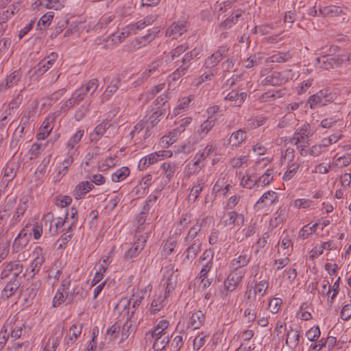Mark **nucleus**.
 <instances>
[{
	"label": "nucleus",
	"mask_w": 351,
	"mask_h": 351,
	"mask_svg": "<svg viewBox=\"0 0 351 351\" xmlns=\"http://www.w3.org/2000/svg\"><path fill=\"white\" fill-rule=\"evenodd\" d=\"M291 58V55L289 51L278 52L275 53L266 59V62L268 63H283L286 62Z\"/></svg>",
	"instance_id": "44"
},
{
	"label": "nucleus",
	"mask_w": 351,
	"mask_h": 351,
	"mask_svg": "<svg viewBox=\"0 0 351 351\" xmlns=\"http://www.w3.org/2000/svg\"><path fill=\"white\" fill-rule=\"evenodd\" d=\"M28 202L29 198L27 196H23L20 199L19 202L15 209V211L10 220V228H12L19 223L21 217L23 216L25 211L28 208Z\"/></svg>",
	"instance_id": "10"
},
{
	"label": "nucleus",
	"mask_w": 351,
	"mask_h": 351,
	"mask_svg": "<svg viewBox=\"0 0 351 351\" xmlns=\"http://www.w3.org/2000/svg\"><path fill=\"white\" fill-rule=\"evenodd\" d=\"M84 134V131L83 130H79L69 138L66 143V149H68V152H71V150H79L77 145L82 140Z\"/></svg>",
	"instance_id": "39"
},
{
	"label": "nucleus",
	"mask_w": 351,
	"mask_h": 351,
	"mask_svg": "<svg viewBox=\"0 0 351 351\" xmlns=\"http://www.w3.org/2000/svg\"><path fill=\"white\" fill-rule=\"evenodd\" d=\"M146 242V237L143 235L140 236L132 247L125 252L124 258L129 260L136 257L145 247Z\"/></svg>",
	"instance_id": "19"
},
{
	"label": "nucleus",
	"mask_w": 351,
	"mask_h": 351,
	"mask_svg": "<svg viewBox=\"0 0 351 351\" xmlns=\"http://www.w3.org/2000/svg\"><path fill=\"white\" fill-rule=\"evenodd\" d=\"M202 241H196L193 243H186L189 247L184 251L185 258L192 261L196 258L202 247Z\"/></svg>",
	"instance_id": "32"
},
{
	"label": "nucleus",
	"mask_w": 351,
	"mask_h": 351,
	"mask_svg": "<svg viewBox=\"0 0 351 351\" xmlns=\"http://www.w3.org/2000/svg\"><path fill=\"white\" fill-rule=\"evenodd\" d=\"M64 291L59 289L53 299V306L54 307H57L62 304L66 299L69 300L71 302L74 298L75 294H77L78 292H75V289L73 291H66L65 295H64Z\"/></svg>",
	"instance_id": "31"
},
{
	"label": "nucleus",
	"mask_w": 351,
	"mask_h": 351,
	"mask_svg": "<svg viewBox=\"0 0 351 351\" xmlns=\"http://www.w3.org/2000/svg\"><path fill=\"white\" fill-rule=\"evenodd\" d=\"M164 62V58H159L152 62L147 66L146 69L141 73V77L135 82V83L138 84L139 80H141V83H142L146 81L152 75L158 73Z\"/></svg>",
	"instance_id": "12"
},
{
	"label": "nucleus",
	"mask_w": 351,
	"mask_h": 351,
	"mask_svg": "<svg viewBox=\"0 0 351 351\" xmlns=\"http://www.w3.org/2000/svg\"><path fill=\"white\" fill-rule=\"evenodd\" d=\"M188 49V47L185 45H180L171 50L168 54L163 57L165 58L164 61L167 63L170 62L173 60H176L180 58V56Z\"/></svg>",
	"instance_id": "36"
},
{
	"label": "nucleus",
	"mask_w": 351,
	"mask_h": 351,
	"mask_svg": "<svg viewBox=\"0 0 351 351\" xmlns=\"http://www.w3.org/2000/svg\"><path fill=\"white\" fill-rule=\"evenodd\" d=\"M269 287V282L267 280H262L257 282L254 287V294L259 297L264 296Z\"/></svg>",
	"instance_id": "61"
},
{
	"label": "nucleus",
	"mask_w": 351,
	"mask_h": 351,
	"mask_svg": "<svg viewBox=\"0 0 351 351\" xmlns=\"http://www.w3.org/2000/svg\"><path fill=\"white\" fill-rule=\"evenodd\" d=\"M86 95V94L84 91L83 88L80 87L76 89L73 93L71 97L64 101L60 107L61 110H63L64 112L68 111L75 105L79 104L84 99Z\"/></svg>",
	"instance_id": "15"
},
{
	"label": "nucleus",
	"mask_w": 351,
	"mask_h": 351,
	"mask_svg": "<svg viewBox=\"0 0 351 351\" xmlns=\"http://www.w3.org/2000/svg\"><path fill=\"white\" fill-rule=\"evenodd\" d=\"M217 69H206L204 67L203 73L197 78H195L193 81V85L195 87H199L203 83L210 81L217 73Z\"/></svg>",
	"instance_id": "28"
},
{
	"label": "nucleus",
	"mask_w": 351,
	"mask_h": 351,
	"mask_svg": "<svg viewBox=\"0 0 351 351\" xmlns=\"http://www.w3.org/2000/svg\"><path fill=\"white\" fill-rule=\"evenodd\" d=\"M169 343V335H159L154 339L153 349L156 351H161L166 348Z\"/></svg>",
	"instance_id": "49"
},
{
	"label": "nucleus",
	"mask_w": 351,
	"mask_h": 351,
	"mask_svg": "<svg viewBox=\"0 0 351 351\" xmlns=\"http://www.w3.org/2000/svg\"><path fill=\"white\" fill-rule=\"evenodd\" d=\"M300 337V332L298 329L291 327L287 333L286 345L291 350L295 349Z\"/></svg>",
	"instance_id": "30"
},
{
	"label": "nucleus",
	"mask_w": 351,
	"mask_h": 351,
	"mask_svg": "<svg viewBox=\"0 0 351 351\" xmlns=\"http://www.w3.org/2000/svg\"><path fill=\"white\" fill-rule=\"evenodd\" d=\"M166 296L160 295L154 298L151 304L150 311L153 314H156L160 311L165 305Z\"/></svg>",
	"instance_id": "56"
},
{
	"label": "nucleus",
	"mask_w": 351,
	"mask_h": 351,
	"mask_svg": "<svg viewBox=\"0 0 351 351\" xmlns=\"http://www.w3.org/2000/svg\"><path fill=\"white\" fill-rule=\"evenodd\" d=\"M205 180L202 178H198L190 190L188 201L194 203L198 199L200 193L204 190Z\"/></svg>",
	"instance_id": "26"
},
{
	"label": "nucleus",
	"mask_w": 351,
	"mask_h": 351,
	"mask_svg": "<svg viewBox=\"0 0 351 351\" xmlns=\"http://www.w3.org/2000/svg\"><path fill=\"white\" fill-rule=\"evenodd\" d=\"M10 336L14 340L20 338L23 332L25 322L23 319H19L18 317H13L10 319Z\"/></svg>",
	"instance_id": "22"
},
{
	"label": "nucleus",
	"mask_w": 351,
	"mask_h": 351,
	"mask_svg": "<svg viewBox=\"0 0 351 351\" xmlns=\"http://www.w3.org/2000/svg\"><path fill=\"white\" fill-rule=\"evenodd\" d=\"M82 332V326L76 324H73L69 330L68 337H65V343L68 346L73 344Z\"/></svg>",
	"instance_id": "34"
},
{
	"label": "nucleus",
	"mask_w": 351,
	"mask_h": 351,
	"mask_svg": "<svg viewBox=\"0 0 351 351\" xmlns=\"http://www.w3.org/2000/svg\"><path fill=\"white\" fill-rule=\"evenodd\" d=\"M313 134V130L309 124H304L298 128L290 139L293 145L308 144V139Z\"/></svg>",
	"instance_id": "4"
},
{
	"label": "nucleus",
	"mask_w": 351,
	"mask_h": 351,
	"mask_svg": "<svg viewBox=\"0 0 351 351\" xmlns=\"http://www.w3.org/2000/svg\"><path fill=\"white\" fill-rule=\"evenodd\" d=\"M33 260L31 263V272L34 276L38 274L43 263L45 261V254L44 250L40 246H36L32 252Z\"/></svg>",
	"instance_id": "9"
},
{
	"label": "nucleus",
	"mask_w": 351,
	"mask_h": 351,
	"mask_svg": "<svg viewBox=\"0 0 351 351\" xmlns=\"http://www.w3.org/2000/svg\"><path fill=\"white\" fill-rule=\"evenodd\" d=\"M273 178V170L267 169L266 171L257 179L258 186H265L269 185L272 182Z\"/></svg>",
	"instance_id": "59"
},
{
	"label": "nucleus",
	"mask_w": 351,
	"mask_h": 351,
	"mask_svg": "<svg viewBox=\"0 0 351 351\" xmlns=\"http://www.w3.org/2000/svg\"><path fill=\"white\" fill-rule=\"evenodd\" d=\"M215 123L216 121L211 117H208L207 119L201 124L199 132L202 137L206 136L212 130Z\"/></svg>",
	"instance_id": "54"
},
{
	"label": "nucleus",
	"mask_w": 351,
	"mask_h": 351,
	"mask_svg": "<svg viewBox=\"0 0 351 351\" xmlns=\"http://www.w3.org/2000/svg\"><path fill=\"white\" fill-rule=\"evenodd\" d=\"M189 27V25L186 21H178L173 23L166 30V36L178 38L186 32Z\"/></svg>",
	"instance_id": "14"
},
{
	"label": "nucleus",
	"mask_w": 351,
	"mask_h": 351,
	"mask_svg": "<svg viewBox=\"0 0 351 351\" xmlns=\"http://www.w3.org/2000/svg\"><path fill=\"white\" fill-rule=\"evenodd\" d=\"M177 245L176 234L171 235L163 246V251L167 254H171Z\"/></svg>",
	"instance_id": "62"
},
{
	"label": "nucleus",
	"mask_w": 351,
	"mask_h": 351,
	"mask_svg": "<svg viewBox=\"0 0 351 351\" xmlns=\"http://www.w3.org/2000/svg\"><path fill=\"white\" fill-rule=\"evenodd\" d=\"M251 253L247 249L243 250L241 254L235 256L230 262L229 269L246 272L245 267L250 263Z\"/></svg>",
	"instance_id": "6"
},
{
	"label": "nucleus",
	"mask_w": 351,
	"mask_h": 351,
	"mask_svg": "<svg viewBox=\"0 0 351 351\" xmlns=\"http://www.w3.org/2000/svg\"><path fill=\"white\" fill-rule=\"evenodd\" d=\"M216 147L213 145H207L203 149L199 150L195 155V156L199 159L201 162L204 163L205 160L209 157V156L215 151Z\"/></svg>",
	"instance_id": "53"
},
{
	"label": "nucleus",
	"mask_w": 351,
	"mask_h": 351,
	"mask_svg": "<svg viewBox=\"0 0 351 351\" xmlns=\"http://www.w3.org/2000/svg\"><path fill=\"white\" fill-rule=\"evenodd\" d=\"M116 126L106 120H104L98 124L90 134V139L92 142H97L101 137L111 138L115 135Z\"/></svg>",
	"instance_id": "1"
},
{
	"label": "nucleus",
	"mask_w": 351,
	"mask_h": 351,
	"mask_svg": "<svg viewBox=\"0 0 351 351\" xmlns=\"http://www.w3.org/2000/svg\"><path fill=\"white\" fill-rule=\"evenodd\" d=\"M193 99V95L183 97L182 98L180 99L178 101L176 107H175V108L173 109V113L175 115L180 114L182 110H184L188 108L189 104L191 102Z\"/></svg>",
	"instance_id": "50"
},
{
	"label": "nucleus",
	"mask_w": 351,
	"mask_h": 351,
	"mask_svg": "<svg viewBox=\"0 0 351 351\" xmlns=\"http://www.w3.org/2000/svg\"><path fill=\"white\" fill-rule=\"evenodd\" d=\"M22 72L21 70H14L6 77L5 81L0 84V92H4L7 89L16 86L21 81Z\"/></svg>",
	"instance_id": "20"
},
{
	"label": "nucleus",
	"mask_w": 351,
	"mask_h": 351,
	"mask_svg": "<svg viewBox=\"0 0 351 351\" xmlns=\"http://www.w3.org/2000/svg\"><path fill=\"white\" fill-rule=\"evenodd\" d=\"M146 295V290L143 288L136 287L133 289V293L130 299V303H132V308L133 310L131 311L130 317H132L136 308L139 307L142 300L145 298Z\"/></svg>",
	"instance_id": "24"
},
{
	"label": "nucleus",
	"mask_w": 351,
	"mask_h": 351,
	"mask_svg": "<svg viewBox=\"0 0 351 351\" xmlns=\"http://www.w3.org/2000/svg\"><path fill=\"white\" fill-rule=\"evenodd\" d=\"M278 202V193L274 191H268L264 193L259 199L256 202L255 207L260 210L265 207H269Z\"/></svg>",
	"instance_id": "16"
},
{
	"label": "nucleus",
	"mask_w": 351,
	"mask_h": 351,
	"mask_svg": "<svg viewBox=\"0 0 351 351\" xmlns=\"http://www.w3.org/2000/svg\"><path fill=\"white\" fill-rule=\"evenodd\" d=\"M204 166V163L194 156L193 159L186 165L187 173L189 175H197Z\"/></svg>",
	"instance_id": "45"
},
{
	"label": "nucleus",
	"mask_w": 351,
	"mask_h": 351,
	"mask_svg": "<svg viewBox=\"0 0 351 351\" xmlns=\"http://www.w3.org/2000/svg\"><path fill=\"white\" fill-rule=\"evenodd\" d=\"M246 138V132L241 129L234 132L229 138V144L232 147H239Z\"/></svg>",
	"instance_id": "37"
},
{
	"label": "nucleus",
	"mask_w": 351,
	"mask_h": 351,
	"mask_svg": "<svg viewBox=\"0 0 351 351\" xmlns=\"http://www.w3.org/2000/svg\"><path fill=\"white\" fill-rule=\"evenodd\" d=\"M33 8L35 9L38 6H43L47 9L60 10L63 8L64 5L60 0H36L32 4Z\"/></svg>",
	"instance_id": "33"
},
{
	"label": "nucleus",
	"mask_w": 351,
	"mask_h": 351,
	"mask_svg": "<svg viewBox=\"0 0 351 351\" xmlns=\"http://www.w3.org/2000/svg\"><path fill=\"white\" fill-rule=\"evenodd\" d=\"M130 173V170L128 167H122L112 174L111 179L114 182H121L128 177Z\"/></svg>",
	"instance_id": "48"
},
{
	"label": "nucleus",
	"mask_w": 351,
	"mask_h": 351,
	"mask_svg": "<svg viewBox=\"0 0 351 351\" xmlns=\"http://www.w3.org/2000/svg\"><path fill=\"white\" fill-rule=\"evenodd\" d=\"M19 285L20 284L16 279H12L4 287L2 292V296L5 298H9L16 291Z\"/></svg>",
	"instance_id": "47"
},
{
	"label": "nucleus",
	"mask_w": 351,
	"mask_h": 351,
	"mask_svg": "<svg viewBox=\"0 0 351 351\" xmlns=\"http://www.w3.org/2000/svg\"><path fill=\"white\" fill-rule=\"evenodd\" d=\"M99 86V81L97 79L94 78L90 80L86 84L82 85L80 86L81 88H83L85 93L87 95L88 93H90V95H93Z\"/></svg>",
	"instance_id": "63"
},
{
	"label": "nucleus",
	"mask_w": 351,
	"mask_h": 351,
	"mask_svg": "<svg viewBox=\"0 0 351 351\" xmlns=\"http://www.w3.org/2000/svg\"><path fill=\"white\" fill-rule=\"evenodd\" d=\"M161 115V113L159 112H153L147 119H143L146 125H147V131H150L152 133L153 132V128L158 124L160 119L159 117Z\"/></svg>",
	"instance_id": "51"
},
{
	"label": "nucleus",
	"mask_w": 351,
	"mask_h": 351,
	"mask_svg": "<svg viewBox=\"0 0 351 351\" xmlns=\"http://www.w3.org/2000/svg\"><path fill=\"white\" fill-rule=\"evenodd\" d=\"M30 226L29 223H27L14 239L12 245L13 252H20L28 244L31 238V233H29V228Z\"/></svg>",
	"instance_id": "7"
},
{
	"label": "nucleus",
	"mask_w": 351,
	"mask_h": 351,
	"mask_svg": "<svg viewBox=\"0 0 351 351\" xmlns=\"http://www.w3.org/2000/svg\"><path fill=\"white\" fill-rule=\"evenodd\" d=\"M159 158L157 153L154 152L141 158L138 162V168L140 170H144L150 165L158 162Z\"/></svg>",
	"instance_id": "41"
},
{
	"label": "nucleus",
	"mask_w": 351,
	"mask_h": 351,
	"mask_svg": "<svg viewBox=\"0 0 351 351\" xmlns=\"http://www.w3.org/2000/svg\"><path fill=\"white\" fill-rule=\"evenodd\" d=\"M119 84L120 81L117 78H115L110 82L103 94L102 102L108 100L112 97V95L118 90Z\"/></svg>",
	"instance_id": "42"
},
{
	"label": "nucleus",
	"mask_w": 351,
	"mask_h": 351,
	"mask_svg": "<svg viewBox=\"0 0 351 351\" xmlns=\"http://www.w3.org/2000/svg\"><path fill=\"white\" fill-rule=\"evenodd\" d=\"M319 15L324 17H336L341 14H346L348 8L337 5L328 4L319 2L318 5Z\"/></svg>",
	"instance_id": "5"
},
{
	"label": "nucleus",
	"mask_w": 351,
	"mask_h": 351,
	"mask_svg": "<svg viewBox=\"0 0 351 351\" xmlns=\"http://www.w3.org/2000/svg\"><path fill=\"white\" fill-rule=\"evenodd\" d=\"M244 215L235 211H229L223 217V223L225 226L240 228L244 224Z\"/></svg>",
	"instance_id": "11"
},
{
	"label": "nucleus",
	"mask_w": 351,
	"mask_h": 351,
	"mask_svg": "<svg viewBox=\"0 0 351 351\" xmlns=\"http://www.w3.org/2000/svg\"><path fill=\"white\" fill-rule=\"evenodd\" d=\"M334 95L328 89H323L309 97L308 104L311 109L326 106L333 101Z\"/></svg>",
	"instance_id": "2"
},
{
	"label": "nucleus",
	"mask_w": 351,
	"mask_h": 351,
	"mask_svg": "<svg viewBox=\"0 0 351 351\" xmlns=\"http://www.w3.org/2000/svg\"><path fill=\"white\" fill-rule=\"evenodd\" d=\"M36 111L37 107L36 105L28 107L25 110H24L21 120L22 125H27L30 122L31 118L35 116Z\"/></svg>",
	"instance_id": "55"
},
{
	"label": "nucleus",
	"mask_w": 351,
	"mask_h": 351,
	"mask_svg": "<svg viewBox=\"0 0 351 351\" xmlns=\"http://www.w3.org/2000/svg\"><path fill=\"white\" fill-rule=\"evenodd\" d=\"M178 166L176 163H172L169 162H165L162 164L161 169L164 171L166 178L170 180L174 176V173L176 172Z\"/></svg>",
	"instance_id": "57"
},
{
	"label": "nucleus",
	"mask_w": 351,
	"mask_h": 351,
	"mask_svg": "<svg viewBox=\"0 0 351 351\" xmlns=\"http://www.w3.org/2000/svg\"><path fill=\"white\" fill-rule=\"evenodd\" d=\"M243 12L241 10L234 11L232 14L224 20L221 24L220 27L223 29H229L233 25L236 24L241 17Z\"/></svg>",
	"instance_id": "40"
},
{
	"label": "nucleus",
	"mask_w": 351,
	"mask_h": 351,
	"mask_svg": "<svg viewBox=\"0 0 351 351\" xmlns=\"http://www.w3.org/2000/svg\"><path fill=\"white\" fill-rule=\"evenodd\" d=\"M245 274V271L229 269L228 275L223 282L224 288L226 291L232 292L239 287Z\"/></svg>",
	"instance_id": "3"
},
{
	"label": "nucleus",
	"mask_w": 351,
	"mask_h": 351,
	"mask_svg": "<svg viewBox=\"0 0 351 351\" xmlns=\"http://www.w3.org/2000/svg\"><path fill=\"white\" fill-rule=\"evenodd\" d=\"M152 134L150 131H147V125L143 119L138 121L131 130L130 135L133 138L136 137V141L146 140Z\"/></svg>",
	"instance_id": "18"
},
{
	"label": "nucleus",
	"mask_w": 351,
	"mask_h": 351,
	"mask_svg": "<svg viewBox=\"0 0 351 351\" xmlns=\"http://www.w3.org/2000/svg\"><path fill=\"white\" fill-rule=\"evenodd\" d=\"M261 83L265 86H280L284 84L281 73L278 71H274L263 79Z\"/></svg>",
	"instance_id": "35"
},
{
	"label": "nucleus",
	"mask_w": 351,
	"mask_h": 351,
	"mask_svg": "<svg viewBox=\"0 0 351 351\" xmlns=\"http://www.w3.org/2000/svg\"><path fill=\"white\" fill-rule=\"evenodd\" d=\"M205 319V315L202 311H195L189 317L188 326L193 330L198 329L204 324Z\"/></svg>",
	"instance_id": "29"
},
{
	"label": "nucleus",
	"mask_w": 351,
	"mask_h": 351,
	"mask_svg": "<svg viewBox=\"0 0 351 351\" xmlns=\"http://www.w3.org/2000/svg\"><path fill=\"white\" fill-rule=\"evenodd\" d=\"M30 228H29V232L30 231L31 235L35 240H38L41 238L43 233V225L42 221H36L34 224L30 223Z\"/></svg>",
	"instance_id": "58"
},
{
	"label": "nucleus",
	"mask_w": 351,
	"mask_h": 351,
	"mask_svg": "<svg viewBox=\"0 0 351 351\" xmlns=\"http://www.w3.org/2000/svg\"><path fill=\"white\" fill-rule=\"evenodd\" d=\"M201 230V225L196 222L189 230L188 234L185 237V243H193L196 241H202L200 239L197 238L198 233Z\"/></svg>",
	"instance_id": "46"
},
{
	"label": "nucleus",
	"mask_w": 351,
	"mask_h": 351,
	"mask_svg": "<svg viewBox=\"0 0 351 351\" xmlns=\"http://www.w3.org/2000/svg\"><path fill=\"white\" fill-rule=\"evenodd\" d=\"M111 261L109 256H103L96 265L97 271L92 280L91 285L95 286L104 278V275L108 269Z\"/></svg>",
	"instance_id": "17"
},
{
	"label": "nucleus",
	"mask_w": 351,
	"mask_h": 351,
	"mask_svg": "<svg viewBox=\"0 0 351 351\" xmlns=\"http://www.w3.org/2000/svg\"><path fill=\"white\" fill-rule=\"evenodd\" d=\"M62 335L63 330L60 327H56L52 331V335L45 343L43 351H56L62 338Z\"/></svg>",
	"instance_id": "13"
},
{
	"label": "nucleus",
	"mask_w": 351,
	"mask_h": 351,
	"mask_svg": "<svg viewBox=\"0 0 351 351\" xmlns=\"http://www.w3.org/2000/svg\"><path fill=\"white\" fill-rule=\"evenodd\" d=\"M132 34L128 31L126 27H123L121 32H117L111 36L112 41L114 44L117 45L122 43L126 38L131 36Z\"/></svg>",
	"instance_id": "60"
},
{
	"label": "nucleus",
	"mask_w": 351,
	"mask_h": 351,
	"mask_svg": "<svg viewBox=\"0 0 351 351\" xmlns=\"http://www.w3.org/2000/svg\"><path fill=\"white\" fill-rule=\"evenodd\" d=\"M16 172L13 164H8L3 169V178L1 183L8 186V184L15 178Z\"/></svg>",
	"instance_id": "38"
},
{
	"label": "nucleus",
	"mask_w": 351,
	"mask_h": 351,
	"mask_svg": "<svg viewBox=\"0 0 351 351\" xmlns=\"http://www.w3.org/2000/svg\"><path fill=\"white\" fill-rule=\"evenodd\" d=\"M99 86V81L97 79L94 78L90 80L86 84L82 85L80 86L81 88H83L85 93L87 95L88 93H90V95H93Z\"/></svg>",
	"instance_id": "64"
},
{
	"label": "nucleus",
	"mask_w": 351,
	"mask_h": 351,
	"mask_svg": "<svg viewBox=\"0 0 351 351\" xmlns=\"http://www.w3.org/2000/svg\"><path fill=\"white\" fill-rule=\"evenodd\" d=\"M247 93L240 89L232 90L228 93L224 99L230 103L233 106H241L245 101Z\"/></svg>",
	"instance_id": "21"
},
{
	"label": "nucleus",
	"mask_w": 351,
	"mask_h": 351,
	"mask_svg": "<svg viewBox=\"0 0 351 351\" xmlns=\"http://www.w3.org/2000/svg\"><path fill=\"white\" fill-rule=\"evenodd\" d=\"M316 65L321 69L329 70L339 64L338 58L332 56H323L316 58Z\"/></svg>",
	"instance_id": "25"
},
{
	"label": "nucleus",
	"mask_w": 351,
	"mask_h": 351,
	"mask_svg": "<svg viewBox=\"0 0 351 351\" xmlns=\"http://www.w3.org/2000/svg\"><path fill=\"white\" fill-rule=\"evenodd\" d=\"M57 117L56 112L50 113L44 120L36 134V138L38 141L45 140L48 137L54 127V122Z\"/></svg>",
	"instance_id": "8"
},
{
	"label": "nucleus",
	"mask_w": 351,
	"mask_h": 351,
	"mask_svg": "<svg viewBox=\"0 0 351 351\" xmlns=\"http://www.w3.org/2000/svg\"><path fill=\"white\" fill-rule=\"evenodd\" d=\"M94 188L91 182L82 181L77 184L73 190V195L76 199L83 198L85 195Z\"/></svg>",
	"instance_id": "27"
},
{
	"label": "nucleus",
	"mask_w": 351,
	"mask_h": 351,
	"mask_svg": "<svg viewBox=\"0 0 351 351\" xmlns=\"http://www.w3.org/2000/svg\"><path fill=\"white\" fill-rule=\"evenodd\" d=\"M300 167V162L298 161L288 163L287 169L282 176L284 181L287 182L291 180L298 172Z\"/></svg>",
	"instance_id": "43"
},
{
	"label": "nucleus",
	"mask_w": 351,
	"mask_h": 351,
	"mask_svg": "<svg viewBox=\"0 0 351 351\" xmlns=\"http://www.w3.org/2000/svg\"><path fill=\"white\" fill-rule=\"evenodd\" d=\"M241 185L246 189H252L255 186H258V180L254 175H245L242 177L241 180Z\"/></svg>",
	"instance_id": "52"
},
{
	"label": "nucleus",
	"mask_w": 351,
	"mask_h": 351,
	"mask_svg": "<svg viewBox=\"0 0 351 351\" xmlns=\"http://www.w3.org/2000/svg\"><path fill=\"white\" fill-rule=\"evenodd\" d=\"M58 54L51 53L45 58L43 59L35 67L36 73L38 75L44 74L49 69H50L57 60Z\"/></svg>",
	"instance_id": "23"
}]
</instances>
